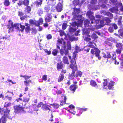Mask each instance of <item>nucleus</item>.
<instances>
[{
	"mask_svg": "<svg viewBox=\"0 0 123 123\" xmlns=\"http://www.w3.org/2000/svg\"><path fill=\"white\" fill-rule=\"evenodd\" d=\"M69 39L70 41H76L78 40V39L73 36H69Z\"/></svg>",
	"mask_w": 123,
	"mask_h": 123,
	"instance_id": "c756f323",
	"label": "nucleus"
},
{
	"mask_svg": "<svg viewBox=\"0 0 123 123\" xmlns=\"http://www.w3.org/2000/svg\"><path fill=\"white\" fill-rule=\"evenodd\" d=\"M111 26L112 27L113 29L114 28L115 29H116L118 28L117 25L115 24H113Z\"/></svg>",
	"mask_w": 123,
	"mask_h": 123,
	"instance_id": "5fc2aeb1",
	"label": "nucleus"
},
{
	"mask_svg": "<svg viewBox=\"0 0 123 123\" xmlns=\"http://www.w3.org/2000/svg\"><path fill=\"white\" fill-rule=\"evenodd\" d=\"M108 0H101L99 2V5L102 8H106L107 6H106V4L107 3Z\"/></svg>",
	"mask_w": 123,
	"mask_h": 123,
	"instance_id": "1a4fd4ad",
	"label": "nucleus"
},
{
	"mask_svg": "<svg viewBox=\"0 0 123 123\" xmlns=\"http://www.w3.org/2000/svg\"><path fill=\"white\" fill-rule=\"evenodd\" d=\"M60 35L61 36H63L64 34V32L62 30H61L59 31Z\"/></svg>",
	"mask_w": 123,
	"mask_h": 123,
	"instance_id": "4d7b16f0",
	"label": "nucleus"
},
{
	"mask_svg": "<svg viewBox=\"0 0 123 123\" xmlns=\"http://www.w3.org/2000/svg\"><path fill=\"white\" fill-rule=\"evenodd\" d=\"M31 11V8L30 6H26L25 8V11L26 12L29 13Z\"/></svg>",
	"mask_w": 123,
	"mask_h": 123,
	"instance_id": "cd10ccee",
	"label": "nucleus"
},
{
	"mask_svg": "<svg viewBox=\"0 0 123 123\" xmlns=\"http://www.w3.org/2000/svg\"><path fill=\"white\" fill-rule=\"evenodd\" d=\"M23 111V109L22 108L19 106H17L15 109L14 112H15V114L20 113Z\"/></svg>",
	"mask_w": 123,
	"mask_h": 123,
	"instance_id": "2eb2a0df",
	"label": "nucleus"
},
{
	"mask_svg": "<svg viewBox=\"0 0 123 123\" xmlns=\"http://www.w3.org/2000/svg\"><path fill=\"white\" fill-rule=\"evenodd\" d=\"M24 15L23 13L21 12H18V15L20 17Z\"/></svg>",
	"mask_w": 123,
	"mask_h": 123,
	"instance_id": "e2e57ef3",
	"label": "nucleus"
},
{
	"mask_svg": "<svg viewBox=\"0 0 123 123\" xmlns=\"http://www.w3.org/2000/svg\"><path fill=\"white\" fill-rule=\"evenodd\" d=\"M58 52V50L56 49H55L53 50L52 52V54L54 56H55L57 55V54Z\"/></svg>",
	"mask_w": 123,
	"mask_h": 123,
	"instance_id": "7c9ffc66",
	"label": "nucleus"
},
{
	"mask_svg": "<svg viewBox=\"0 0 123 123\" xmlns=\"http://www.w3.org/2000/svg\"><path fill=\"white\" fill-rule=\"evenodd\" d=\"M30 98L29 97L28 98L25 97L23 98V100L24 102H28Z\"/></svg>",
	"mask_w": 123,
	"mask_h": 123,
	"instance_id": "37998d69",
	"label": "nucleus"
},
{
	"mask_svg": "<svg viewBox=\"0 0 123 123\" xmlns=\"http://www.w3.org/2000/svg\"><path fill=\"white\" fill-rule=\"evenodd\" d=\"M108 30L109 32L110 33L113 32L114 31L113 29L111 26L109 27L108 29Z\"/></svg>",
	"mask_w": 123,
	"mask_h": 123,
	"instance_id": "3c124183",
	"label": "nucleus"
},
{
	"mask_svg": "<svg viewBox=\"0 0 123 123\" xmlns=\"http://www.w3.org/2000/svg\"><path fill=\"white\" fill-rule=\"evenodd\" d=\"M4 4L5 6H8L10 5V2L8 0H5Z\"/></svg>",
	"mask_w": 123,
	"mask_h": 123,
	"instance_id": "a18cd8bd",
	"label": "nucleus"
},
{
	"mask_svg": "<svg viewBox=\"0 0 123 123\" xmlns=\"http://www.w3.org/2000/svg\"><path fill=\"white\" fill-rule=\"evenodd\" d=\"M24 83H25V85L26 86H28V84H29L30 82H31V80H29L28 81H24Z\"/></svg>",
	"mask_w": 123,
	"mask_h": 123,
	"instance_id": "338daca9",
	"label": "nucleus"
},
{
	"mask_svg": "<svg viewBox=\"0 0 123 123\" xmlns=\"http://www.w3.org/2000/svg\"><path fill=\"white\" fill-rule=\"evenodd\" d=\"M88 46L89 47L92 48L91 50V53L93 55L95 54V56L98 57V59L100 60L101 57L99 56L100 52V50L94 47V46L92 44H89Z\"/></svg>",
	"mask_w": 123,
	"mask_h": 123,
	"instance_id": "20e7f679",
	"label": "nucleus"
},
{
	"mask_svg": "<svg viewBox=\"0 0 123 123\" xmlns=\"http://www.w3.org/2000/svg\"><path fill=\"white\" fill-rule=\"evenodd\" d=\"M98 1H99V0H91V4L95 5V4H96Z\"/></svg>",
	"mask_w": 123,
	"mask_h": 123,
	"instance_id": "de8ad7c7",
	"label": "nucleus"
},
{
	"mask_svg": "<svg viewBox=\"0 0 123 123\" xmlns=\"http://www.w3.org/2000/svg\"><path fill=\"white\" fill-rule=\"evenodd\" d=\"M104 20L105 22V23H106V24H109L111 21L109 17H105L104 18Z\"/></svg>",
	"mask_w": 123,
	"mask_h": 123,
	"instance_id": "bb28decb",
	"label": "nucleus"
},
{
	"mask_svg": "<svg viewBox=\"0 0 123 123\" xmlns=\"http://www.w3.org/2000/svg\"><path fill=\"white\" fill-rule=\"evenodd\" d=\"M62 40L59 39L58 40V43L56 44L57 48V49L60 50V54L62 56H63L64 54L66 55L68 54V50H70L71 49V44L70 42H68L67 43L66 45V42L63 41V46L61 49H60V44H62V41L64 40L63 38H61Z\"/></svg>",
	"mask_w": 123,
	"mask_h": 123,
	"instance_id": "f03ea898",
	"label": "nucleus"
},
{
	"mask_svg": "<svg viewBox=\"0 0 123 123\" xmlns=\"http://www.w3.org/2000/svg\"><path fill=\"white\" fill-rule=\"evenodd\" d=\"M64 78V75L63 74H61L59 76L58 80V81L60 82L62 81Z\"/></svg>",
	"mask_w": 123,
	"mask_h": 123,
	"instance_id": "f704fd0d",
	"label": "nucleus"
},
{
	"mask_svg": "<svg viewBox=\"0 0 123 123\" xmlns=\"http://www.w3.org/2000/svg\"><path fill=\"white\" fill-rule=\"evenodd\" d=\"M118 4L120 6H121L120 8V10L121 11L123 12V6H122V3H121L120 2L118 3Z\"/></svg>",
	"mask_w": 123,
	"mask_h": 123,
	"instance_id": "6e6d98bb",
	"label": "nucleus"
},
{
	"mask_svg": "<svg viewBox=\"0 0 123 123\" xmlns=\"http://www.w3.org/2000/svg\"><path fill=\"white\" fill-rule=\"evenodd\" d=\"M10 111V110L8 108H6L4 112L3 115L4 117L8 118L9 119L11 118L9 113Z\"/></svg>",
	"mask_w": 123,
	"mask_h": 123,
	"instance_id": "9d476101",
	"label": "nucleus"
},
{
	"mask_svg": "<svg viewBox=\"0 0 123 123\" xmlns=\"http://www.w3.org/2000/svg\"><path fill=\"white\" fill-rule=\"evenodd\" d=\"M98 37L96 33H93L91 36H90V38L91 39H88L87 41H89L90 40H92V41H94Z\"/></svg>",
	"mask_w": 123,
	"mask_h": 123,
	"instance_id": "f3484780",
	"label": "nucleus"
},
{
	"mask_svg": "<svg viewBox=\"0 0 123 123\" xmlns=\"http://www.w3.org/2000/svg\"><path fill=\"white\" fill-rule=\"evenodd\" d=\"M110 39L109 38H108L104 42V43L108 45L109 46L111 45V43L110 42Z\"/></svg>",
	"mask_w": 123,
	"mask_h": 123,
	"instance_id": "2f4dec72",
	"label": "nucleus"
},
{
	"mask_svg": "<svg viewBox=\"0 0 123 123\" xmlns=\"http://www.w3.org/2000/svg\"><path fill=\"white\" fill-rule=\"evenodd\" d=\"M50 105L53 106L55 109H57L59 107V105L56 103L51 104H50Z\"/></svg>",
	"mask_w": 123,
	"mask_h": 123,
	"instance_id": "e433bc0d",
	"label": "nucleus"
},
{
	"mask_svg": "<svg viewBox=\"0 0 123 123\" xmlns=\"http://www.w3.org/2000/svg\"><path fill=\"white\" fill-rule=\"evenodd\" d=\"M77 88V86L75 85H73L70 86L69 89L70 90L73 92V93L75 92L76 89Z\"/></svg>",
	"mask_w": 123,
	"mask_h": 123,
	"instance_id": "aec40b11",
	"label": "nucleus"
},
{
	"mask_svg": "<svg viewBox=\"0 0 123 123\" xmlns=\"http://www.w3.org/2000/svg\"><path fill=\"white\" fill-rule=\"evenodd\" d=\"M86 15L90 19V21H89L90 23L91 20L94 18L95 17L93 16V13L91 11H87L86 13Z\"/></svg>",
	"mask_w": 123,
	"mask_h": 123,
	"instance_id": "0eeeda50",
	"label": "nucleus"
},
{
	"mask_svg": "<svg viewBox=\"0 0 123 123\" xmlns=\"http://www.w3.org/2000/svg\"><path fill=\"white\" fill-rule=\"evenodd\" d=\"M101 14H102V16H103V14L104 15H106L109 17H111L113 16V14L109 12H106L102 10L101 12Z\"/></svg>",
	"mask_w": 123,
	"mask_h": 123,
	"instance_id": "ddd939ff",
	"label": "nucleus"
},
{
	"mask_svg": "<svg viewBox=\"0 0 123 123\" xmlns=\"http://www.w3.org/2000/svg\"><path fill=\"white\" fill-rule=\"evenodd\" d=\"M112 56L111 55L110 53H106L104 55L103 57L105 58H110L112 57Z\"/></svg>",
	"mask_w": 123,
	"mask_h": 123,
	"instance_id": "393cba45",
	"label": "nucleus"
},
{
	"mask_svg": "<svg viewBox=\"0 0 123 123\" xmlns=\"http://www.w3.org/2000/svg\"><path fill=\"white\" fill-rule=\"evenodd\" d=\"M47 38L48 39H51L52 38V36L50 34H49L47 36Z\"/></svg>",
	"mask_w": 123,
	"mask_h": 123,
	"instance_id": "0e129e2a",
	"label": "nucleus"
},
{
	"mask_svg": "<svg viewBox=\"0 0 123 123\" xmlns=\"http://www.w3.org/2000/svg\"><path fill=\"white\" fill-rule=\"evenodd\" d=\"M49 107H51L49 105L46 104H44L43 106L41 107V108L42 110L44 111H49L50 110L49 108Z\"/></svg>",
	"mask_w": 123,
	"mask_h": 123,
	"instance_id": "4468645a",
	"label": "nucleus"
},
{
	"mask_svg": "<svg viewBox=\"0 0 123 123\" xmlns=\"http://www.w3.org/2000/svg\"><path fill=\"white\" fill-rule=\"evenodd\" d=\"M116 46L118 49H122L123 48V45L122 43H117L116 44Z\"/></svg>",
	"mask_w": 123,
	"mask_h": 123,
	"instance_id": "b1692460",
	"label": "nucleus"
},
{
	"mask_svg": "<svg viewBox=\"0 0 123 123\" xmlns=\"http://www.w3.org/2000/svg\"><path fill=\"white\" fill-rule=\"evenodd\" d=\"M10 37V36L9 35H6L5 36L2 37V38L3 39H5V40L6 39H9Z\"/></svg>",
	"mask_w": 123,
	"mask_h": 123,
	"instance_id": "052dcab7",
	"label": "nucleus"
},
{
	"mask_svg": "<svg viewBox=\"0 0 123 123\" xmlns=\"http://www.w3.org/2000/svg\"><path fill=\"white\" fill-rule=\"evenodd\" d=\"M74 11L73 12V22L70 23V25L69 31L70 32L75 31L78 28L79 26H81L83 22V20L82 18V15L79 14L80 12V9L74 8Z\"/></svg>",
	"mask_w": 123,
	"mask_h": 123,
	"instance_id": "f257e3e1",
	"label": "nucleus"
},
{
	"mask_svg": "<svg viewBox=\"0 0 123 123\" xmlns=\"http://www.w3.org/2000/svg\"><path fill=\"white\" fill-rule=\"evenodd\" d=\"M11 103H9L7 104H6V103L4 107H6V108H8L9 109H10L9 108V106L11 105Z\"/></svg>",
	"mask_w": 123,
	"mask_h": 123,
	"instance_id": "09e8293b",
	"label": "nucleus"
},
{
	"mask_svg": "<svg viewBox=\"0 0 123 123\" xmlns=\"http://www.w3.org/2000/svg\"><path fill=\"white\" fill-rule=\"evenodd\" d=\"M100 24H102L103 25L102 26H104L105 24H106V23H105V21L104 20V18L102 20L100 21Z\"/></svg>",
	"mask_w": 123,
	"mask_h": 123,
	"instance_id": "864d4df0",
	"label": "nucleus"
},
{
	"mask_svg": "<svg viewBox=\"0 0 123 123\" xmlns=\"http://www.w3.org/2000/svg\"><path fill=\"white\" fill-rule=\"evenodd\" d=\"M23 4V1L21 0L19 1V2L18 3V4L19 6H21Z\"/></svg>",
	"mask_w": 123,
	"mask_h": 123,
	"instance_id": "774afa93",
	"label": "nucleus"
},
{
	"mask_svg": "<svg viewBox=\"0 0 123 123\" xmlns=\"http://www.w3.org/2000/svg\"><path fill=\"white\" fill-rule=\"evenodd\" d=\"M72 69V73L69 75V78L70 79L72 80L74 79V77H76L75 76V70L74 68Z\"/></svg>",
	"mask_w": 123,
	"mask_h": 123,
	"instance_id": "a211bd4d",
	"label": "nucleus"
},
{
	"mask_svg": "<svg viewBox=\"0 0 123 123\" xmlns=\"http://www.w3.org/2000/svg\"><path fill=\"white\" fill-rule=\"evenodd\" d=\"M67 24L66 23H64L62 26V28L63 30H65L67 27Z\"/></svg>",
	"mask_w": 123,
	"mask_h": 123,
	"instance_id": "c03bdc74",
	"label": "nucleus"
},
{
	"mask_svg": "<svg viewBox=\"0 0 123 123\" xmlns=\"http://www.w3.org/2000/svg\"><path fill=\"white\" fill-rule=\"evenodd\" d=\"M37 13L40 16H41L43 13V10L42 9L39 8L38 9Z\"/></svg>",
	"mask_w": 123,
	"mask_h": 123,
	"instance_id": "58836bf2",
	"label": "nucleus"
},
{
	"mask_svg": "<svg viewBox=\"0 0 123 123\" xmlns=\"http://www.w3.org/2000/svg\"><path fill=\"white\" fill-rule=\"evenodd\" d=\"M115 82L113 81H111L108 86V88L109 89H112L113 88V86L114 85Z\"/></svg>",
	"mask_w": 123,
	"mask_h": 123,
	"instance_id": "4be33fe9",
	"label": "nucleus"
},
{
	"mask_svg": "<svg viewBox=\"0 0 123 123\" xmlns=\"http://www.w3.org/2000/svg\"><path fill=\"white\" fill-rule=\"evenodd\" d=\"M43 104H43L42 102H40L38 104L37 107L38 108L40 107H42V106H43Z\"/></svg>",
	"mask_w": 123,
	"mask_h": 123,
	"instance_id": "603ef678",
	"label": "nucleus"
},
{
	"mask_svg": "<svg viewBox=\"0 0 123 123\" xmlns=\"http://www.w3.org/2000/svg\"><path fill=\"white\" fill-rule=\"evenodd\" d=\"M63 62L67 64H69V62L68 61V58L66 56H64L62 58Z\"/></svg>",
	"mask_w": 123,
	"mask_h": 123,
	"instance_id": "5701e85b",
	"label": "nucleus"
},
{
	"mask_svg": "<svg viewBox=\"0 0 123 123\" xmlns=\"http://www.w3.org/2000/svg\"><path fill=\"white\" fill-rule=\"evenodd\" d=\"M75 52H77L78 51H80V48L77 46H76L75 47Z\"/></svg>",
	"mask_w": 123,
	"mask_h": 123,
	"instance_id": "680f3d73",
	"label": "nucleus"
},
{
	"mask_svg": "<svg viewBox=\"0 0 123 123\" xmlns=\"http://www.w3.org/2000/svg\"><path fill=\"white\" fill-rule=\"evenodd\" d=\"M90 85L94 87L96 86L97 84L95 81L93 80H91L90 82Z\"/></svg>",
	"mask_w": 123,
	"mask_h": 123,
	"instance_id": "72a5a7b5",
	"label": "nucleus"
},
{
	"mask_svg": "<svg viewBox=\"0 0 123 123\" xmlns=\"http://www.w3.org/2000/svg\"><path fill=\"white\" fill-rule=\"evenodd\" d=\"M122 49H118L116 50V53L117 54H120L121 52Z\"/></svg>",
	"mask_w": 123,
	"mask_h": 123,
	"instance_id": "49530a36",
	"label": "nucleus"
},
{
	"mask_svg": "<svg viewBox=\"0 0 123 123\" xmlns=\"http://www.w3.org/2000/svg\"><path fill=\"white\" fill-rule=\"evenodd\" d=\"M57 69L59 71L60 69H62L63 67V64L61 63H58L57 64Z\"/></svg>",
	"mask_w": 123,
	"mask_h": 123,
	"instance_id": "a878e982",
	"label": "nucleus"
},
{
	"mask_svg": "<svg viewBox=\"0 0 123 123\" xmlns=\"http://www.w3.org/2000/svg\"><path fill=\"white\" fill-rule=\"evenodd\" d=\"M118 33L119 35L122 37H123V30L120 29L118 31Z\"/></svg>",
	"mask_w": 123,
	"mask_h": 123,
	"instance_id": "79ce46f5",
	"label": "nucleus"
},
{
	"mask_svg": "<svg viewBox=\"0 0 123 123\" xmlns=\"http://www.w3.org/2000/svg\"><path fill=\"white\" fill-rule=\"evenodd\" d=\"M54 16V15L52 13H48L47 16L45 17V20L46 22H50L52 20V16Z\"/></svg>",
	"mask_w": 123,
	"mask_h": 123,
	"instance_id": "423d86ee",
	"label": "nucleus"
},
{
	"mask_svg": "<svg viewBox=\"0 0 123 123\" xmlns=\"http://www.w3.org/2000/svg\"><path fill=\"white\" fill-rule=\"evenodd\" d=\"M47 76L46 75H45L43 76L42 77V80H43L46 81L47 80Z\"/></svg>",
	"mask_w": 123,
	"mask_h": 123,
	"instance_id": "bf43d9fd",
	"label": "nucleus"
},
{
	"mask_svg": "<svg viewBox=\"0 0 123 123\" xmlns=\"http://www.w3.org/2000/svg\"><path fill=\"white\" fill-rule=\"evenodd\" d=\"M63 6L62 3L59 2L56 6L55 9L56 11L58 12H60L62 10Z\"/></svg>",
	"mask_w": 123,
	"mask_h": 123,
	"instance_id": "9b49d317",
	"label": "nucleus"
},
{
	"mask_svg": "<svg viewBox=\"0 0 123 123\" xmlns=\"http://www.w3.org/2000/svg\"><path fill=\"white\" fill-rule=\"evenodd\" d=\"M112 60L114 64H119V62H117V60L116 59V55L115 53H114L112 54Z\"/></svg>",
	"mask_w": 123,
	"mask_h": 123,
	"instance_id": "dca6fc26",
	"label": "nucleus"
},
{
	"mask_svg": "<svg viewBox=\"0 0 123 123\" xmlns=\"http://www.w3.org/2000/svg\"><path fill=\"white\" fill-rule=\"evenodd\" d=\"M6 121V118L4 117L0 119V123H5Z\"/></svg>",
	"mask_w": 123,
	"mask_h": 123,
	"instance_id": "a19ab883",
	"label": "nucleus"
},
{
	"mask_svg": "<svg viewBox=\"0 0 123 123\" xmlns=\"http://www.w3.org/2000/svg\"><path fill=\"white\" fill-rule=\"evenodd\" d=\"M43 22V19L42 18H41L39 19L38 21V23L37 25L42 24Z\"/></svg>",
	"mask_w": 123,
	"mask_h": 123,
	"instance_id": "8fccbe9b",
	"label": "nucleus"
},
{
	"mask_svg": "<svg viewBox=\"0 0 123 123\" xmlns=\"http://www.w3.org/2000/svg\"><path fill=\"white\" fill-rule=\"evenodd\" d=\"M8 28H9V30L11 28H13V22L11 20H9L8 21Z\"/></svg>",
	"mask_w": 123,
	"mask_h": 123,
	"instance_id": "412c9836",
	"label": "nucleus"
},
{
	"mask_svg": "<svg viewBox=\"0 0 123 123\" xmlns=\"http://www.w3.org/2000/svg\"><path fill=\"white\" fill-rule=\"evenodd\" d=\"M31 30L32 31L31 33L32 34H35L37 33V31L35 28H33L31 29Z\"/></svg>",
	"mask_w": 123,
	"mask_h": 123,
	"instance_id": "ea45409f",
	"label": "nucleus"
},
{
	"mask_svg": "<svg viewBox=\"0 0 123 123\" xmlns=\"http://www.w3.org/2000/svg\"><path fill=\"white\" fill-rule=\"evenodd\" d=\"M74 69L75 70V74L76 77H77L78 76L81 77L82 75V72L80 71L76 70L77 67H76V68H74Z\"/></svg>",
	"mask_w": 123,
	"mask_h": 123,
	"instance_id": "6ab92c4d",
	"label": "nucleus"
},
{
	"mask_svg": "<svg viewBox=\"0 0 123 123\" xmlns=\"http://www.w3.org/2000/svg\"><path fill=\"white\" fill-rule=\"evenodd\" d=\"M75 31L74 32H70L69 31V32H70V33L71 34H73L74 33V34L76 36H78V33H79L80 32V30H78L77 31V34H76L75 33V31Z\"/></svg>",
	"mask_w": 123,
	"mask_h": 123,
	"instance_id": "13d9d810",
	"label": "nucleus"
},
{
	"mask_svg": "<svg viewBox=\"0 0 123 123\" xmlns=\"http://www.w3.org/2000/svg\"><path fill=\"white\" fill-rule=\"evenodd\" d=\"M118 9L117 8L115 7H112L109 9V10L112 12H115L117 11Z\"/></svg>",
	"mask_w": 123,
	"mask_h": 123,
	"instance_id": "c85d7f7f",
	"label": "nucleus"
},
{
	"mask_svg": "<svg viewBox=\"0 0 123 123\" xmlns=\"http://www.w3.org/2000/svg\"><path fill=\"white\" fill-rule=\"evenodd\" d=\"M50 7L49 5H45L44 7V9L46 12H48L50 10Z\"/></svg>",
	"mask_w": 123,
	"mask_h": 123,
	"instance_id": "473e14b6",
	"label": "nucleus"
},
{
	"mask_svg": "<svg viewBox=\"0 0 123 123\" xmlns=\"http://www.w3.org/2000/svg\"><path fill=\"white\" fill-rule=\"evenodd\" d=\"M84 25L85 28L82 30L83 35L84 36L86 35L87 37L85 38V39L86 40L88 39H90V35H89V32L90 31H93L95 29L94 28V25H91V24L90 23L89 21L87 19L85 20L84 22Z\"/></svg>",
	"mask_w": 123,
	"mask_h": 123,
	"instance_id": "7ed1b4c3",
	"label": "nucleus"
},
{
	"mask_svg": "<svg viewBox=\"0 0 123 123\" xmlns=\"http://www.w3.org/2000/svg\"><path fill=\"white\" fill-rule=\"evenodd\" d=\"M100 20L99 19H97L95 20V18L94 19H92L90 21L91 23H90L91 24V25H94V28L95 26L96 25L95 24L97 25V24L99 23H100Z\"/></svg>",
	"mask_w": 123,
	"mask_h": 123,
	"instance_id": "f8f14e48",
	"label": "nucleus"
},
{
	"mask_svg": "<svg viewBox=\"0 0 123 123\" xmlns=\"http://www.w3.org/2000/svg\"><path fill=\"white\" fill-rule=\"evenodd\" d=\"M77 53V52H74L73 53V58H76V55Z\"/></svg>",
	"mask_w": 123,
	"mask_h": 123,
	"instance_id": "69168bd1",
	"label": "nucleus"
},
{
	"mask_svg": "<svg viewBox=\"0 0 123 123\" xmlns=\"http://www.w3.org/2000/svg\"><path fill=\"white\" fill-rule=\"evenodd\" d=\"M23 4L25 6H28L29 5V1L28 0H24L23 1Z\"/></svg>",
	"mask_w": 123,
	"mask_h": 123,
	"instance_id": "4c0bfd02",
	"label": "nucleus"
},
{
	"mask_svg": "<svg viewBox=\"0 0 123 123\" xmlns=\"http://www.w3.org/2000/svg\"><path fill=\"white\" fill-rule=\"evenodd\" d=\"M79 3V0H74L73 2V4L74 6H75L78 5Z\"/></svg>",
	"mask_w": 123,
	"mask_h": 123,
	"instance_id": "c9c22d12",
	"label": "nucleus"
},
{
	"mask_svg": "<svg viewBox=\"0 0 123 123\" xmlns=\"http://www.w3.org/2000/svg\"><path fill=\"white\" fill-rule=\"evenodd\" d=\"M15 27L16 29H18V30L19 32H22L24 30L25 28V26L24 25H22L20 24H15L13 25V28Z\"/></svg>",
	"mask_w": 123,
	"mask_h": 123,
	"instance_id": "39448f33",
	"label": "nucleus"
},
{
	"mask_svg": "<svg viewBox=\"0 0 123 123\" xmlns=\"http://www.w3.org/2000/svg\"><path fill=\"white\" fill-rule=\"evenodd\" d=\"M71 64L70 65V67L72 69L76 68V65L75 59L73 58L71 60Z\"/></svg>",
	"mask_w": 123,
	"mask_h": 123,
	"instance_id": "6e6552de",
	"label": "nucleus"
}]
</instances>
